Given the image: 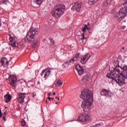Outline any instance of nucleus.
<instances>
[{
    "label": "nucleus",
    "instance_id": "nucleus-1",
    "mask_svg": "<svg viewBox=\"0 0 127 127\" xmlns=\"http://www.w3.org/2000/svg\"><path fill=\"white\" fill-rule=\"evenodd\" d=\"M118 64L116 67L113 68L111 72L107 74L109 79L115 80L120 86L123 85L126 82V79H127V66L125 65L124 67L120 66V63L117 61Z\"/></svg>",
    "mask_w": 127,
    "mask_h": 127
},
{
    "label": "nucleus",
    "instance_id": "nucleus-2",
    "mask_svg": "<svg viewBox=\"0 0 127 127\" xmlns=\"http://www.w3.org/2000/svg\"><path fill=\"white\" fill-rule=\"evenodd\" d=\"M80 98L84 100L82 102L81 108H83L84 112L89 111L90 108L92 107V103H93V93L90 90L86 89H84L81 92Z\"/></svg>",
    "mask_w": 127,
    "mask_h": 127
},
{
    "label": "nucleus",
    "instance_id": "nucleus-3",
    "mask_svg": "<svg viewBox=\"0 0 127 127\" xmlns=\"http://www.w3.org/2000/svg\"><path fill=\"white\" fill-rule=\"evenodd\" d=\"M38 34V31L36 28L32 27L29 31L27 33L25 38L22 40L24 43H31L32 40L35 38V36Z\"/></svg>",
    "mask_w": 127,
    "mask_h": 127
},
{
    "label": "nucleus",
    "instance_id": "nucleus-4",
    "mask_svg": "<svg viewBox=\"0 0 127 127\" xmlns=\"http://www.w3.org/2000/svg\"><path fill=\"white\" fill-rule=\"evenodd\" d=\"M121 6L122 8L115 15L116 17H119L118 19L119 21H121L122 20L127 16V0L122 3Z\"/></svg>",
    "mask_w": 127,
    "mask_h": 127
},
{
    "label": "nucleus",
    "instance_id": "nucleus-5",
    "mask_svg": "<svg viewBox=\"0 0 127 127\" xmlns=\"http://www.w3.org/2000/svg\"><path fill=\"white\" fill-rule=\"evenodd\" d=\"M64 10H65V5L63 4H58L55 7V10L52 12V14L54 17L58 18L64 14Z\"/></svg>",
    "mask_w": 127,
    "mask_h": 127
},
{
    "label": "nucleus",
    "instance_id": "nucleus-6",
    "mask_svg": "<svg viewBox=\"0 0 127 127\" xmlns=\"http://www.w3.org/2000/svg\"><path fill=\"white\" fill-rule=\"evenodd\" d=\"M9 84L12 86L13 89H15L16 85V81H17V77L15 75L12 76H9Z\"/></svg>",
    "mask_w": 127,
    "mask_h": 127
},
{
    "label": "nucleus",
    "instance_id": "nucleus-7",
    "mask_svg": "<svg viewBox=\"0 0 127 127\" xmlns=\"http://www.w3.org/2000/svg\"><path fill=\"white\" fill-rule=\"evenodd\" d=\"M90 120V116L87 114H82L79 115L77 121H80L82 123H86V122H88Z\"/></svg>",
    "mask_w": 127,
    "mask_h": 127
},
{
    "label": "nucleus",
    "instance_id": "nucleus-8",
    "mask_svg": "<svg viewBox=\"0 0 127 127\" xmlns=\"http://www.w3.org/2000/svg\"><path fill=\"white\" fill-rule=\"evenodd\" d=\"M91 57V55L89 53H87L86 55H84L81 57L80 58V62L82 64H86L88 62V60L90 59Z\"/></svg>",
    "mask_w": 127,
    "mask_h": 127
},
{
    "label": "nucleus",
    "instance_id": "nucleus-9",
    "mask_svg": "<svg viewBox=\"0 0 127 127\" xmlns=\"http://www.w3.org/2000/svg\"><path fill=\"white\" fill-rule=\"evenodd\" d=\"M82 7V3H75L74 5L71 7L72 10H76L77 12H79L81 10V8Z\"/></svg>",
    "mask_w": 127,
    "mask_h": 127
},
{
    "label": "nucleus",
    "instance_id": "nucleus-10",
    "mask_svg": "<svg viewBox=\"0 0 127 127\" xmlns=\"http://www.w3.org/2000/svg\"><path fill=\"white\" fill-rule=\"evenodd\" d=\"M9 63V62L7 61V59H6V58H3L2 59L0 60V67L3 66L4 68H5V67H7Z\"/></svg>",
    "mask_w": 127,
    "mask_h": 127
},
{
    "label": "nucleus",
    "instance_id": "nucleus-11",
    "mask_svg": "<svg viewBox=\"0 0 127 127\" xmlns=\"http://www.w3.org/2000/svg\"><path fill=\"white\" fill-rule=\"evenodd\" d=\"M25 95H26V93H21L19 94V95L18 96V102L19 103V104H23V103H24Z\"/></svg>",
    "mask_w": 127,
    "mask_h": 127
},
{
    "label": "nucleus",
    "instance_id": "nucleus-12",
    "mask_svg": "<svg viewBox=\"0 0 127 127\" xmlns=\"http://www.w3.org/2000/svg\"><path fill=\"white\" fill-rule=\"evenodd\" d=\"M75 69L76 70H77V72L79 76H81V75H82V74L84 73V67L81 66L80 64H78L76 66H75Z\"/></svg>",
    "mask_w": 127,
    "mask_h": 127
},
{
    "label": "nucleus",
    "instance_id": "nucleus-13",
    "mask_svg": "<svg viewBox=\"0 0 127 127\" xmlns=\"http://www.w3.org/2000/svg\"><path fill=\"white\" fill-rule=\"evenodd\" d=\"M89 80H90V76L89 74H86L80 81L81 84H83V85H85V84H87V82H89Z\"/></svg>",
    "mask_w": 127,
    "mask_h": 127
},
{
    "label": "nucleus",
    "instance_id": "nucleus-14",
    "mask_svg": "<svg viewBox=\"0 0 127 127\" xmlns=\"http://www.w3.org/2000/svg\"><path fill=\"white\" fill-rule=\"evenodd\" d=\"M101 96H105V97H109L111 95V92L110 90H107L106 89H103L100 92Z\"/></svg>",
    "mask_w": 127,
    "mask_h": 127
},
{
    "label": "nucleus",
    "instance_id": "nucleus-15",
    "mask_svg": "<svg viewBox=\"0 0 127 127\" xmlns=\"http://www.w3.org/2000/svg\"><path fill=\"white\" fill-rule=\"evenodd\" d=\"M10 42H13L12 44H11V46L12 47H16L18 45V43L16 42L15 41V38H13L12 36H10L9 37Z\"/></svg>",
    "mask_w": 127,
    "mask_h": 127
},
{
    "label": "nucleus",
    "instance_id": "nucleus-16",
    "mask_svg": "<svg viewBox=\"0 0 127 127\" xmlns=\"http://www.w3.org/2000/svg\"><path fill=\"white\" fill-rule=\"evenodd\" d=\"M113 3V1L112 0H106L104 1L102 4V6L105 8V7H107L110 4Z\"/></svg>",
    "mask_w": 127,
    "mask_h": 127
},
{
    "label": "nucleus",
    "instance_id": "nucleus-17",
    "mask_svg": "<svg viewBox=\"0 0 127 127\" xmlns=\"http://www.w3.org/2000/svg\"><path fill=\"white\" fill-rule=\"evenodd\" d=\"M4 97L5 98V103H9L11 100V95L10 94H6Z\"/></svg>",
    "mask_w": 127,
    "mask_h": 127
},
{
    "label": "nucleus",
    "instance_id": "nucleus-18",
    "mask_svg": "<svg viewBox=\"0 0 127 127\" xmlns=\"http://www.w3.org/2000/svg\"><path fill=\"white\" fill-rule=\"evenodd\" d=\"M88 1L90 5H93V4H95L97 1H99V0H88Z\"/></svg>",
    "mask_w": 127,
    "mask_h": 127
},
{
    "label": "nucleus",
    "instance_id": "nucleus-19",
    "mask_svg": "<svg viewBox=\"0 0 127 127\" xmlns=\"http://www.w3.org/2000/svg\"><path fill=\"white\" fill-rule=\"evenodd\" d=\"M51 72V71L50 70H48L45 72L44 76V78H45V80H46V79H47V78L49 77V75H50Z\"/></svg>",
    "mask_w": 127,
    "mask_h": 127
},
{
    "label": "nucleus",
    "instance_id": "nucleus-20",
    "mask_svg": "<svg viewBox=\"0 0 127 127\" xmlns=\"http://www.w3.org/2000/svg\"><path fill=\"white\" fill-rule=\"evenodd\" d=\"M73 59H75V60H76V61L80 60V53H77L75 55Z\"/></svg>",
    "mask_w": 127,
    "mask_h": 127
},
{
    "label": "nucleus",
    "instance_id": "nucleus-21",
    "mask_svg": "<svg viewBox=\"0 0 127 127\" xmlns=\"http://www.w3.org/2000/svg\"><path fill=\"white\" fill-rule=\"evenodd\" d=\"M69 63L68 62H66L62 64V66L64 68H68L69 67Z\"/></svg>",
    "mask_w": 127,
    "mask_h": 127
},
{
    "label": "nucleus",
    "instance_id": "nucleus-22",
    "mask_svg": "<svg viewBox=\"0 0 127 127\" xmlns=\"http://www.w3.org/2000/svg\"><path fill=\"white\" fill-rule=\"evenodd\" d=\"M38 43V40H35L32 43V47H35L36 46V44Z\"/></svg>",
    "mask_w": 127,
    "mask_h": 127
},
{
    "label": "nucleus",
    "instance_id": "nucleus-23",
    "mask_svg": "<svg viewBox=\"0 0 127 127\" xmlns=\"http://www.w3.org/2000/svg\"><path fill=\"white\" fill-rule=\"evenodd\" d=\"M57 84L58 86L61 87V86H62V84H63V81L62 80H59L57 81Z\"/></svg>",
    "mask_w": 127,
    "mask_h": 127
},
{
    "label": "nucleus",
    "instance_id": "nucleus-24",
    "mask_svg": "<svg viewBox=\"0 0 127 127\" xmlns=\"http://www.w3.org/2000/svg\"><path fill=\"white\" fill-rule=\"evenodd\" d=\"M102 126H104V123L103 122L96 124L93 127H100Z\"/></svg>",
    "mask_w": 127,
    "mask_h": 127
},
{
    "label": "nucleus",
    "instance_id": "nucleus-25",
    "mask_svg": "<svg viewBox=\"0 0 127 127\" xmlns=\"http://www.w3.org/2000/svg\"><path fill=\"white\" fill-rule=\"evenodd\" d=\"M81 36H82V38L81 39V40L82 41V42H84L83 40L87 39V38L85 37V33H83L81 35Z\"/></svg>",
    "mask_w": 127,
    "mask_h": 127
},
{
    "label": "nucleus",
    "instance_id": "nucleus-26",
    "mask_svg": "<svg viewBox=\"0 0 127 127\" xmlns=\"http://www.w3.org/2000/svg\"><path fill=\"white\" fill-rule=\"evenodd\" d=\"M121 52H122V53H125L126 52H127V48L123 47L122 49L121 50Z\"/></svg>",
    "mask_w": 127,
    "mask_h": 127
},
{
    "label": "nucleus",
    "instance_id": "nucleus-27",
    "mask_svg": "<svg viewBox=\"0 0 127 127\" xmlns=\"http://www.w3.org/2000/svg\"><path fill=\"white\" fill-rule=\"evenodd\" d=\"M75 61H77V60L74 59L73 58L69 61V63H70L71 64H74Z\"/></svg>",
    "mask_w": 127,
    "mask_h": 127
},
{
    "label": "nucleus",
    "instance_id": "nucleus-28",
    "mask_svg": "<svg viewBox=\"0 0 127 127\" xmlns=\"http://www.w3.org/2000/svg\"><path fill=\"white\" fill-rule=\"evenodd\" d=\"M36 2L37 4H41L42 3V0H36Z\"/></svg>",
    "mask_w": 127,
    "mask_h": 127
},
{
    "label": "nucleus",
    "instance_id": "nucleus-29",
    "mask_svg": "<svg viewBox=\"0 0 127 127\" xmlns=\"http://www.w3.org/2000/svg\"><path fill=\"white\" fill-rule=\"evenodd\" d=\"M51 43H52V45H54L55 44V42L54 41V40L52 39V38H49Z\"/></svg>",
    "mask_w": 127,
    "mask_h": 127
},
{
    "label": "nucleus",
    "instance_id": "nucleus-30",
    "mask_svg": "<svg viewBox=\"0 0 127 127\" xmlns=\"http://www.w3.org/2000/svg\"><path fill=\"white\" fill-rule=\"evenodd\" d=\"M26 124V123L25 122V121L24 120H22L21 124V127H24Z\"/></svg>",
    "mask_w": 127,
    "mask_h": 127
},
{
    "label": "nucleus",
    "instance_id": "nucleus-31",
    "mask_svg": "<svg viewBox=\"0 0 127 127\" xmlns=\"http://www.w3.org/2000/svg\"><path fill=\"white\" fill-rule=\"evenodd\" d=\"M84 27H82V31L83 32H85L86 29H87V25H84Z\"/></svg>",
    "mask_w": 127,
    "mask_h": 127
},
{
    "label": "nucleus",
    "instance_id": "nucleus-32",
    "mask_svg": "<svg viewBox=\"0 0 127 127\" xmlns=\"http://www.w3.org/2000/svg\"><path fill=\"white\" fill-rule=\"evenodd\" d=\"M87 25L86 29L87 30H91V28L90 27H88V25H90V23H88V24Z\"/></svg>",
    "mask_w": 127,
    "mask_h": 127
},
{
    "label": "nucleus",
    "instance_id": "nucleus-33",
    "mask_svg": "<svg viewBox=\"0 0 127 127\" xmlns=\"http://www.w3.org/2000/svg\"><path fill=\"white\" fill-rule=\"evenodd\" d=\"M6 1H7V0H1L0 1V2L4 4H5V2H6Z\"/></svg>",
    "mask_w": 127,
    "mask_h": 127
},
{
    "label": "nucleus",
    "instance_id": "nucleus-34",
    "mask_svg": "<svg viewBox=\"0 0 127 127\" xmlns=\"http://www.w3.org/2000/svg\"><path fill=\"white\" fill-rule=\"evenodd\" d=\"M45 71H46V69L43 70L42 72L41 73V75L43 76V74L45 73Z\"/></svg>",
    "mask_w": 127,
    "mask_h": 127
},
{
    "label": "nucleus",
    "instance_id": "nucleus-35",
    "mask_svg": "<svg viewBox=\"0 0 127 127\" xmlns=\"http://www.w3.org/2000/svg\"><path fill=\"white\" fill-rule=\"evenodd\" d=\"M7 114V113L6 112H4L3 115V117H6Z\"/></svg>",
    "mask_w": 127,
    "mask_h": 127
},
{
    "label": "nucleus",
    "instance_id": "nucleus-36",
    "mask_svg": "<svg viewBox=\"0 0 127 127\" xmlns=\"http://www.w3.org/2000/svg\"><path fill=\"white\" fill-rule=\"evenodd\" d=\"M5 117L6 116H3L2 117V120H3V121H4V122H5V121H6V118H5Z\"/></svg>",
    "mask_w": 127,
    "mask_h": 127
},
{
    "label": "nucleus",
    "instance_id": "nucleus-37",
    "mask_svg": "<svg viewBox=\"0 0 127 127\" xmlns=\"http://www.w3.org/2000/svg\"><path fill=\"white\" fill-rule=\"evenodd\" d=\"M35 96H36V93H33V96H32L33 98H34V97H35Z\"/></svg>",
    "mask_w": 127,
    "mask_h": 127
},
{
    "label": "nucleus",
    "instance_id": "nucleus-38",
    "mask_svg": "<svg viewBox=\"0 0 127 127\" xmlns=\"http://www.w3.org/2000/svg\"><path fill=\"white\" fill-rule=\"evenodd\" d=\"M2 116L1 110L0 109V118H1Z\"/></svg>",
    "mask_w": 127,
    "mask_h": 127
},
{
    "label": "nucleus",
    "instance_id": "nucleus-39",
    "mask_svg": "<svg viewBox=\"0 0 127 127\" xmlns=\"http://www.w3.org/2000/svg\"><path fill=\"white\" fill-rule=\"evenodd\" d=\"M48 99L49 101H51V97H48Z\"/></svg>",
    "mask_w": 127,
    "mask_h": 127
},
{
    "label": "nucleus",
    "instance_id": "nucleus-40",
    "mask_svg": "<svg viewBox=\"0 0 127 127\" xmlns=\"http://www.w3.org/2000/svg\"><path fill=\"white\" fill-rule=\"evenodd\" d=\"M48 96H51V92H50L48 93Z\"/></svg>",
    "mask_w": 127,
    "mask_h": 127
},
{
    "label": "nucleus",
    "instance_id": "nucleus-41",
    "mask_svg": "<svg viewBox=\"0 0 127 127\" xmlns=\"http://www.w3.org/2000/svg\"><path fill=\"white\" fill-rule=\"evenodd\" d=\"M1 26V22H0V27Z\"/></svg>",
    "mask_w": 127,
    "mask_h": 127
},
{
    "label": "nucleus",
    "instance_id": "nucleus-42",
    "mask_svg": "<svg viewBox=\"0 0 127 127\" xmlns=\"http://www.w3.org/2000/svg\"><path fill=\"white\" fill-rule=\"evenodd\" d=\"M51 100L52 101H53V100H54V98H51Z\"/></svg>",
    "mask_w": 127,
    "mask_h": 127
},
{
    "label": "nucleus",
    "instance_id": "nucleus-43",
    "mask_svg": "<svg viewBox=\"0 0 127 127\" xmlns=\"http://www.w3.org/2000/svg\"><path fill=\"white\" fill-rule=\"evenodd\" d=\"M46 104H48V101L47 100H46Z\"/></svg>",
    "mask_w": 127,
    "mask_h": 127
},
{
    "label": "nucleus",
    "instance_id": "nucleus-44",
    "mask_svg": "<svg viewBox=\"0 0 127 127\" xmlns=\"http://www.w3.org/2000/svg\"><path fill=\"white\" fill-rule=\"evenodd\" d=\"M55 94H56L55 92H54V93H53V95H54V96H55Z\"/></svg>",
    "mask_w": 127,
    "mask_h": 127
},
{
    "label": "nucleus",
    "instance_id": "nucleus-45",
    "mask_svg": "<svg viewBox=\"0 0 127 127\" xmlns=\"http://www.w3.org/2000/svg\"><path fill=\"white\" fill-rule=\"evenodd\" d=\"M58 100L59 101V100H60V98L59 97H58Z\"/></svg>",
    "mask_w": 127,
    "mask_h": 127
},
{
    "label": "nucleus",
    "instance_id": "nucleus-46",
    "mask_svg": "<svg viewBox=\"0 0 127 127\" xmlns=\"http://www.w3.org/2000/svg\"><path fill=\"white\" fill-rule=\"evenodd\" d=\"M56 105L58 104V102H56Z\"/></svg>",
    "mask_w": 127,
    "mask_h": 127
},
{
    "label": "nucleus",
    "instance_id": "nucleus-47",
    "mask_svg": "<svg viewBox=\"0 0 127 127\" xmlns=\"http://www.w3.org/2000/svg\"><path fill=\"white\" fill-rule=\"evenodd\" d=\"M56 99H58V97H56Z\"/></svg>",
    "mask_w": 127,
    "mask_h": 127
}]
</instances>
